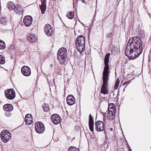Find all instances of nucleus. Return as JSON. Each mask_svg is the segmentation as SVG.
I'll use <instances>...</instances> for the list:
<instances>
[{"mask_svg": "<svg viewBox=\"0 0 151 151\" xmlns=\"http://www.w3.org/2000/svg\"><path fill=\"white\" fill-rule=\"evenodd\" d=\"M142 41L138 36L130 38L128 42L125 53L128 58L134 59L142 53Z\"/></svg>", "mask_w": 151, "mask_h": 151, "instance_id": "1", "label": "nucleus"}, {"mask_svg": "<svg viewBox=\"0 0 151 151\" xmlns=\"http://www.w3.org/2000/svg\"><path fill=\"white\" fill-rule=\"evenodd\" d=\"M85 37L82 35L77 37L76 39L75 44L77 49L80 53L83 52L85 48Z\"/></svg>", "mask_w": 151, "mask_h": 151, "instance_id": "2", "label": "nucleus"}, {"mask_svg": "<svg viewBox=\"0 0 151 151\" xmlns=\"http://www.w3.org/2000/svg\"><path fill=\"white\" fill-rule=\"evenodd\" d=\"M67 51L65 48H60L57 53V59L61 64H64L66 61Z\"/></svg>", "mask_w": 151, "mask_h": 151, "instance_id": "3", "label": "nucleus"}, {"mask_svg": "<svg viewBox=\"0 0 151 151\" xmlns=\"http://www.w3.org/2000/svg\"><path fill=\"white\" fill-rule=\"evenodd\" d=\"M1 137L2 141L5 143L7 142L11 138V134L7 130H4L1 133Z\"/></svg>", "mask_w": 151, "mask_h": 151, "instance_id": "4", "label": "nucleus"}, {"mask_svg": "<svg viewBox=\"0 0 151 151\" xmlns=\"http://www.w3.org/2000/svg\"><path fill=\"white\" fill-rule=\"evenodd\" d=\"M35 129L37 133L40 134L44 132L45 127L44 124L41 122H37L35 124Z\"/></svg>", "mask_w": 151, "mask_h": 151, "instance_id": "5", "label": "nucleus"}, {"mask_svg": "<svg viewBox=\"0 0 151 151\" xmlns=\"http://www.w3.org/2000/svg\"><path fill=\"white\" fill-rule=\"evenodd\" d=\"M110 55V53H109L106 54L105 55L104 60L105 67L104 68L103 73H107V74H109V67L108 63Z\"/></svg>", "mask_w": 151, "mask_h": 151, "instance_id": "6", "label": "nucleus"}, {"mask_svg": "<svg viewBox=\"0 0 151 151\" xmlns=\"http://www.w3.org/2000/svg\"><path fill=\"white\" fill-rule=\"evenodd\" d=\"M5 94L6 97L10 100L13 99L15 97L14 91L11 89L5 90Z\"/></svg>", "mask_w": 151, "mask_h": 151, "instance_id": "7", "label": "nucleus"}, {"mask_svg": "<svg viewBox=\"0 0 151 151\" xmlns=\"http://www.w3.org/2000/svg\"><path fill=\"white\" fill-rule=\"evenodd\" d=\"M53 29L51 26L49 24H46L44 28V32L47 35L51 36L52 34Z\"/></svg>", "mask_w": 151, "mask_h": 151, "instance_id": "8", "label": "nucleus"}, {"mask_svg": "<svg viewBox=\"0 0 151 151\" xmlns=\"http://www.w3.org/2000/svg\"><path fill=\"white\" fill-rule=\"evenodd\" d=\"M60 117L57 114H54L51 116L52 122L55 124H57L60 122Z\"/></svg>", "mask_w": 151, "mask_h": 151, "instance_id": "9", "label": "nucleus"}, {"mask_svg": "<svg viewBox=\"0 0 151 151\" xmlns=\"http://www.w3.org/2000/svg\"><path fill=\"white\" fill-rule=\"evenodd\" d=\"M32 18L30 16H26L24 18L23 22L26 27L29 26L32 22Z\"/></svg>", "mask_w": 151, "mask_h": 151, "instance_id": "10", "label": "nucleus"}, {"mask_svg": "<svg viewBox=\"0 0 151 151\" xmlns=\"http://www.w3.org/2000/svg\"><path fill=\"white\" fill-rule=\"evenodd\" d=\"M96 126L95 129L99 132L102 131L104 129V123L102 121H98L95 123Z\"/></svg>", "mask_w": 151, "mask_h": 151, "instance_id": "11", "label": "nucleus"}, {"mask_svg": "<svg viewBox=\"0 0 151 151\" xmlns=\"http://www.w3.org/2000/svg\"><path fill=\"white\" fill-rule=\"evenodd\" d=\"M21 72L24 75L27 76H30L31 73L30 68L26 66L22 67L21 69Z\"/></svg>", "mask_w": 151, "mask_h": 151, "instance_id": "12", "label": "nucleus"}, {"mask_svg": "<svg viewBox=\"0 0 151 151\" xmlns=\"http://www.w3.org/2000/svg\"><path fill=\"white\" fill-rule=\"evenodd\" d=\"M67 104L69 106H71L75 103V99L72 95H69L67 98Z\"/></svg>", "mask_w": 151, "mask_h": 151, "instance_id": "13", "label": "nucleus"}, {"mask_svg": "<svg viewBox=\"0 0 151 151\" xmlns=\"http://www.w3.org/2000/svg\"><path fill=\"white\" fill-rule=\"evenodd\" d=\"M27 38V40L30 42H34L36 41L37 38L36 35L33 33H31L28 35Z\"/></svg>", "mask_w": 151, "mask_h": 151, "instance_id": "14", "label": "nucleus"}, {"mask_svg": "<svg viewBox=\"0 0 151 151\" xmlns=\"http://www.w3.org/2000/svg\"><path fill=\"white\" fill-rule=\"evenodd\" d=\"M3 109L6 111L10 112L13 110V107L12 105L8 104H5L3 106Z\"/></svg>", "mask_w": 151, "mask_h": 151, "instance_id": "15", "label": "nucleus"}, {"mask_svg": "<svg viewBox=\"0 0 151 151\" xmlns=\"http://www.w3.org/2000/svg\"><path fill=\"white\" fill-rule=\"evenodd\" d=\"M6 6L10 11L15 10V5L13 2H8Z\"/></svg>", "mask_w": 151, "mask_h": 151, "instance_id": "16", "label": "nucleus"}, {"mask_svg": "<svg viewBox=\"0 0 151 151\" xmlns=\"http://www.w3.org/2000/svg\"><path fill=\"white\" fill-rule=\"evenodd\" d=\"M15 10L16 13L19 14H22L23 12V10L21 6L20 5L17 6Z\"/></svg>", "mask_w": 151, "mask_h": 151, "instance_id": "17", "label": "nucleus"}, {"mask_svg": "<svg viewBox=\"0 0 151 151\" xmlns=\"http://www.w3.org/2000/svg\"><path fill=\"white\" fill-rule=\"evenodd\" d=\"M42 107L43 108L44 111L45 112H47L50 110V108L48 104L45 103L42 105Z\"/></svg>", "mask_w": 151, "mask_h": 151, "instance_id": "18", "label": "nucleus"}, {"mask_svg": "<svg viewBox=\"0 0 151 151\" xmlns=\"http://www.w3.org/2000/svg\"><path fill=\"white\" fill-rule=\"evenodd\" d=\"M66 16L68 18L70 19H72L74 17V13L73 11L68 12L66 14Z\"/></svg>", "mask_w": 151, "mask_h": 151, "instance_id": "19", "label": "nucleus"}, {"mask_svg": "<svg viewBox=\"0 0 151 151\" xmlns=\"http://www.w3.org/2000/svg\"><path fill=\"white\" fill-rule=\"evenodd\" d=\"M101 92L104 95L108 94V90L107 87H101Z\"/></svg>", "mask_w": 151, "mask_h": 151, "instance_id": "20", "label": "nucleus"}, {"mask_svg": "<svg viewBox=\"0 0 151 151\" xmlns=\"http://www.w3.org/2000/svg\"><path fill=\"white\" fill-rule=\"evenodd\" d=\"M0 23L2 25H5L7 24L8 19L6 18L2 17L0 20Z\"/></svg>", "mask_w": 151, "mask_h": 151, "instance_id": "21", "label": "nucleus"}, {"mask_svg": "<svg viewBox=\"0 0 151 151\" xmlns=\"http://www.w3.org/2000/svg\"><path fill=\"white\" fill-rule=\"evenodd\" d=\"M39 7L41 11V12L42 14H44V12L45 11L46 6V5H39Z\"/></svg>", "mask_w": 151, "mask_h": 151, "instance_id": "22", "label": "nucleus"}, {"mask_svg": "<svg viewBox=\"0 0 151 151\" xmlns=\"http://www.w3.org/2000/svg\"><path fill=\"white\" fill-rule=\"evenodd\" d=\"M6 47L5 44L4 42L0 40V49L3 50Z\"/></svg>", "mask_w": 151, "mask_h": 151, "instance_id": "23", "label": "nucleus"}, {"mask_svg": "<svg viewBox=\"0 0 151 151\" xmlns=\"http://www.w3.org/2000/svg\"><path fill=\"white\" fill-rule=\"evenodd\" d=\"M24 119L26 124L27 125L31 124L32 122V118H26Z\"/></svg>", "mask_w": 151, "mask_h": 151, "instance_id": "24", "label": "nucleus"}, {"mask_svg": "<svg viewBox=\"0 0 151 151\" xmlns=\"http://www.w3.org/2000/svg\"><path fill=\"white\" fill-rule=\"evenodd\" d=\"M68 151H79V150L76 147L71 146L68 148Z\"/></svg>", "mask_w": 151, "mask_h": 151, "instance_id": "25", "label": "nucleus"}, {"mask_svg": "<svg viewBox=\"0 0 151 151\" xmlns=\"http://www.w3.org/2000/svg\"><path fill=\"white\" fill-rule=\"evenodd\" d=\"M120 82V80L119 78L117 79L114 86V89L116 90L118 87L119 84Z\"/></svg>", "mask_w": 151, "mask_h": 151, "instance_id": "26", "label": "nucleus"}, {"mask_svg": "<svg viewBox=\"0 0 151 151\" xmlns=\"http://www.w3.org/2000/svg\"><path fill=\"white\" fill-rule=\"evenodd\" d=\"M5 62V58L1 55H0V64H3Z\"/></svg>", "mask_w": 151, "mask_h": 151, "instance_id": "27", "label": "nucleus"}, {"mask_svg": "<svg viewBox=\"0 0 151 151\" xmlns=\"http://www.w3.org/2000/svg\"><path fill=\"white\" fill-rule=\"evenodd\" d=\"M109 74L103 73V80H108Z\"/></svg>", "mask_w": 151, "mask_h": 151, "instance_id": "28", "label": "nucleus"}, {"mask_svg": "<svg viewBox=\"0 0 151 151\" xmlns=\"http://www.w3.org/2000/svg\"><path fill=\"white\" fill-rule=\"evenodd\" d=\"M89 129L92 132H93L94 123H88Z\"/></svg>", "mask_w": 151, "mask_h": 151, "instance_id": "29", "label": "nucleus"}, {"mask_svg": "<svg viewBox=\"0 0 151 151\" xmlns=\"http://www.w3.org/2000/svg\"><path fill=\"white\" fill-rule=\"evenodd\" d=\"M94 123L93 119L91 116V114H90L89 116V122L88 123Z\"/></svg>", "mask_w": 151, "mask_h": 151, "instance_id": "30", "label": "nucleus"}, {"mask_svg": "<svg viewBox=\"0 0 151 151\" xmlns=\"http://www.w3.org/2000/svg\"><path fill=\"white\" fill-rule=\"evenodd\" d=\"M108 114L109 115V116H113L114 115V114L113 112L111 110L108 109Z\"/></svg>", "mask_w": 151, "mask_h": 151, "instance_id": "31", "label": "nucleus"}, {"mask_svg": "<svg viewBox=\"0 0 151 151\" xmlns=\"http://www.w3.org/2000/svg\"><path fill=\"white\" fill-rule=\"evenodd\" d=\"M114 104H109V109H113L114 107Z\"/></svg>", "mask_w": 151, "mask_h": 151, "instance_id": "32", "label": "nucleus"}, {"mask_svg": "<svg viewBox=\"0 0 151 151\" xmlns=\"http://www.w3.org/2000/svg\"><path fill=\"white\" fill-rule=\"evenodd\" d=\"M32 118V115L30 114H28L26 115L25 119Z\"/></svg>", "mask_w": 151, "mask_h": 151, "instance_id": "33", "label": "nucleus"}, {"mask_svg": "<svg viewBox=\"0 0 151 151\" xmlns=\"http://www.w3.org/2000/svg\"><path fill=\"white\" fill-rule=\"evenodd\" d=\"M6 115L7 116H10L11 115V114L10 113V112L7 111L6 112Z\"/></svg>", "mask_w": 151, "mask_h": 151, "instance_id": "34", "label": "nucleus"}, {"mask_svg": "<svg viewBox=\"0 0 151 151\" xmlns=\"http://www.w3.org/2000/svg\"><path fill=\"white\" fill-rule=\"evenodd\" d=\"M42 4L41 5H46V0H44L43 1H41Z\"/></svg>", "mask_w": 151, "mask_h": 151, "instance_id": "35", "label": "nucleus"}, {"mask_svg": "<svg viewBox=\"0 0 151 151\" xmlns=\"http://www.w3.org/2000/svg\"><path fill=\"white\" fill-rule=\"evenodd\" d=\"M111 34L110 33H109L106 34V36L107 38H110L111 36Z\"/></svg>", "mask_w": 151, "mask_h": 151, "instance_id": "36", "label": "nucleus"}, {"mask_svg": "<svg viewBox=\"0 0 151 151\" xmlns=\"http://www.w3.org/2000/svg\"><path fill=\"white\" fill-rule=\"evenodd\" d=\"M107 84V83H106L104 82H103V84L101 86V87H107L106 85Z\"/></svg>", "mask_w": 151, "mask_h": 151, "instance_id": "37", "label": "nucleus"}, {"mask_svg": "<svg viewBox=\"0 0 151 151\" xmlns=\"http://www.w3.org/2000/svg\"><path fill=\"white\" fill-rule=\"evenodd\" d=\"M130 81H127V82H125L124 83L123 85H124L125 84H127V85H128L129 83H130Z\"/></svg>", "mask_w": 151, "mask_h": 151, "instance_id": "38", "label": "nucleus"}, {"mask_svg": "<svg viewBox=\"0 0 151 151\" xmlns=\"http://www.w3.org/2000/svg\"><path fill=\"white\" fill-rule=\"evenodd\" d=\"M108 80H103V82H104L108 83Z\"/></svg>", "mask_w": 151, "mask_h": 151, "instance_id": "39", "label": "nucleus"}, {"mask_svg": "<svg viewBox=\"0 0 151 151\" xmlns=\"http://www.w3.org/2000/svg\"><path fill=\"white\" fill-rule=\"evenodd\" d=\"M81 1L82 2V3H84V0H81Z\"/></svg>", "mask_w": 151, "mask_h": 151, "instance_id": "40", "label": "nucleus"}, {"mask_svg": "<svg viewBox=\"0 0 151 151\" xmlns=\"http://www.w3.org/2000/svg\"><path fill=\"white\" fill-rule=\"evenodd\" d=\"M113 129L112 128H110V130H111V131H113Z\"/></svg>", "mask_w": 151, "mask_h": 151, "instance_id": "41", "label": "nucleus"}, {"mask_svg": "<svg viewBox=\"0 0 151 151\" xmlns=\"http://www.w3.org/2000/svg\"><path fill=\"white\" fill-rule=\"evenodd\" d=\"M103 120H104V121L105 120V118H104Z\"/></svg>", "mask_w": 151, "mask_h": 151, "instance_id": "42", "label": "nucleus"}, {"mask_svg": "<svg viewBox=\"0 0 151 151\" xmlns=\"http://www.w3.org/2000/svg\"><path fill=\"white\" fill-rule=\"evenodd\" d=\"M107 117H109V116L108 115H107Z\"/></svg>", "mask_w": 151, "mask_h": 151, "instance_id": "43", "label": "nucleus"}, {"mask_svg": "<svg viewBox=\"0 0 151 151\" xmlns=\"http://www.w3.org/2000/svg\"><path fill=\"white\" fill-rule=\"evenodd\" d=\"M50 66H52V65H51Z\"/></svg>", "mask_w": 151, "mask_h": 151, "instance_id": "44", "label": "nucleus"}, {"mask_svg": "<svg viewBox=\"0 0 151 151\" xmlns=\"http://www.w3.org/2000/svg\"><path fill=\"white\" fill-rule=\"evenodd\" d=\"M113 118L112 117L111 119H112Z\"/></svg>", "mask_w": 151, "mask_h": 151, "instance_id": "45", "label": "nucleus"}]
</instances>
